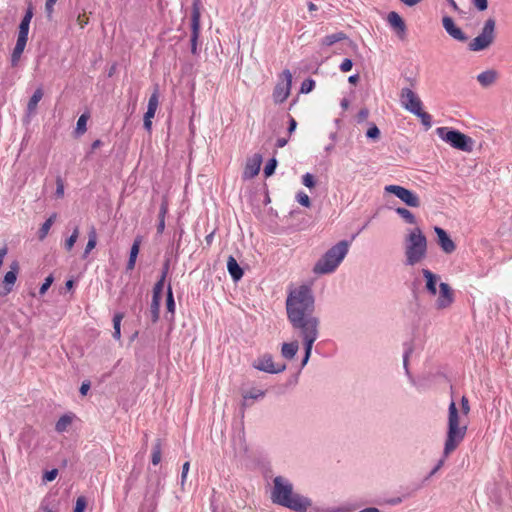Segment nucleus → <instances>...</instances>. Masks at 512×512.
Wrapping results in <instances>:
<instances>
[{"mask_svg":"<svg viewBox=\"0 0 512 512\" xmlns=\"http://www.w3.org/2000/svg\"><path fill=\"white\" fill-rule=\"evenodd\" d=\"M349 246L350 242L347 240H341L333 245L316 262L313 272L319 275L333 273L346 257L349 251Z\"/></svg>","mask_w":512,"mask_h":512,"instance_id":"obj_5","label":"nucleus"},{"mask_svg":"<svg viewBox=\"0 0 512 512\" xmlns=\"http://www.w3.org/2000/svg\"><path fill=\"white\" fill-rule=\"evenodd\" d=\"M299 350L298 340H294L288 343H283L281 347V355L285 359L291 360L295 357Z\"/></svg>","mask_w":512,"mask_h":512,"instance_id":"obj_21","label":"nucleus"},{"mask_svg":"<svg viewBox=\"0 0 512 512\" xmlns=\"http://www.w3.org/2000/svg\"><path fill=\"white\" fill-rule=\"evenodd\" d=\"M285 305L287 319L298 338L320 335L321 321L315 314L316 301L311 287L300 285L290 290Z\"/></svg>","mask_w":512,"mask_h":512,"instance_id":"obj_1","label":"nucleus"},{"mask_svg":"<svg viewBox=\"0 0 512 512\" xmlns=\"http://www.w3.org/2000/svg\"><path fill=\"white\" fill-rule=\"evenodd\" d=\"M385 191L395 195L401 201H403L407 206L410 207H419L420 199L417 194L413 191L406 189L405 187L399 185H388L385 187Z\"/></svg>","mask_w":512,"mask_h":512,"instance_id":"obj_11","label":"nucleus"},{"mask_svg":"<svg viewBox=\"0 0 512 512\" xmlns=\"http://www.w3.org/2000/svg\"><path fill=\"white\" fill-rule=\"evenodd\" d=\"M319 336H309L300 338L302 340L303 346H304V354L310 355L312 353V348L315 343V341L318 339Z\"/></svg>","mask_w":512,"mask_h":512,"instance_id":"obj_37","label":"nucleus"},{"mask_svg":"<svg viewBox=\"0 0 512 512\" xmlns=\"http://www.w3.org/2000/svg\"><path fill=\"white\" fill-rule=\"evenodd\" d=\"M471 2L479 11H484L488 7L487 0H471Z\"/></svg>","mask_w":512,"mask_h":512,"instance_id":"obj_57","label":"nucleus"},{"mask_svg":"<svg viewBox=\"0 0 512 512\" xmlns=\"http://www.w3.org/2000/svg\"><path fill=\"white\" fill-rule=\"evenodd\" d=\"M87 502L85 497L80 496L76 500V505L74 507V512H84L86 508Z\"/></svg>","mask_w":512,"mask_h":512,"instance_id":"obj_51","label":"nucleus"},{"mask_svg":"<svg viewBox=\"0 0 512 512\" xmlns=\"http://www.w3.org/2000/svg\"><path fill=\"white\" fill-rule=\"evenodd\" d=\"M165 229V218H158L157 234H162Z\"/></svg>","mask_w":512,"mask_h":512,"instance_id":"obj_63","label":"nucleus"},{"mask_svg":"<svg viewBox=\"0 0 512 512\" xmlns=\"http://www.w3.org/2000/svg\"><path fill=\"white\" fill-rule=\"evenodd\" d=\"M34 15V7L31 2L28 3V6L26 8L25 14L21 20L20 23L28 24L30 25V22Z\"/></svg>","mask_w":512,"mask_h":512,"instance_id":"obj_45","label":"nucleus"},{"mask_svg":"<svg viewBox=\"0 0 512 512\" xmlns=\"http://www.w3.org/2000/svg\"><path fill=\"white\" fill-rule=\"evenodd\" d=\"M29 27L30 25L20 23L18 28V37L16 43L23 44V46H26L28 41V34H29Z\"/></svg>","mask_w":512,"mask_h":512,"instance_id":"obj_30","label":"nucleus"},{"mask_svg":"<svg viewBox=\"0 0 512 512\" xmlns=\"http://www.w3.org/2000/svg\"><path fill=\"white\" fill-rule=\"evenodd\" d=\"M412 350H413L412 347L408 346L405 349V352L403 355V366H404V369H405L407 375H409L408 359H409L410 354L412 353Z\"/></svg>","mask_w":512,"mask_h":512,"instance_id":"obj_54","label":"nucleus"},{"mask_svg":"<svg viewBox=\"0 0 512 512\" xmlns=\"http://www.w3.org/2000/svg\"><path fill=\"white\" fill-rule=\"evenodd\" d=\"M57 218V214L56 213H53L52 215H50L49 218L46 219V221L41 225L39 231H38V238L39 240H44L48 233H49V230L51 228V226L54 224L55 220Z\"/></svg>","mask_w":512,"mask_h":512,"instance_id":"obj_24","label":"nucleus"},{"mask_svg":"<svg viewBox=\"0 0 512 512\" xmlns=\"http://www.w3.org/2000/svg\"><path fill=\"white\" fill-rule=\"evenodd\" d=\"M442 25L445 29L446 33L452 37L454 40L465 43L468 41L469 37L466 33L462 31L461 28L456 26L454 20L450 16H444L442 18Z\"/></svg>","mask_w":512,"mask_h":512,"instance_id":"obj_13","label":"nucleus"},{"mask_svg":"<svg viewBox=\"0 0 512 512\" xmlns=\"http://www.w3.org/2000/svg\"><path fill=\"white\" fill-rule=\"evenodd\" d=\"M200 8L201 0H193L192 2V13H191V53L193 55L198 54L197 42L200 34Z\"/></svg>","mask_w":512,"mask_h":512,"instance_id":"obj_9","label":"nucleus"},{"mask_svg":"<svg viewBox=\"0 0 512 512\" xmlns=\"http://www.w3.org/2000/svg\"><path fill=\"white\" fill-rule=\"evenodd\" d=\"M427 237L419 227L411 229L404 239V255L406 266H415L427 256Z\"/></svg>","mask_w":512,"mask_h":512,"instance_id":"obj_4","label":"nucleus"},{"mask_svg":"<svg viewBox=\"0 0 512 512\" xmlns=\"http://www.w3.org/2000/svg\"><path fill=\"white\" fill-rule=\"evenodd\" d=\"M389 25L394 29L399 38H403L406 35V24L402 17L395 11H392L387 16Z\"/></svg>","mask_w":512,"mask_h":512,"instance_id":"obj_17","label":"nucleus"},{"mask_svg":"<svg viewBox=\"0 0 512 512\" xmlns=\"http://www.w3.org/2000/svg\"><path fill=\"white\" fill-rule=\"evenodd\" d=\"M292 87V73L285 69L280 75V80L273 90V101L277 104L283 103L290 95Z\"/></svg>","mask_w":512,"mask_h":512,"instance_id":"obj_8","label":"nucleus"},{"mask_svg":"<svg viewBox=\"0 0 512 512\" xmlns=\"http://www.w3.org/2000/svg\"><path fill=\"white\" fill-rule=\"evenodd\" d=\"M96 244H97V233H96V229L94 227H92L88 234V242L86 244V247H85V250L83 253V258H86L88 256V254L91 252V250H93L95 248Z\"/></svg>","mask_w":512,"mask_h":512,"instance_id":"obj_25","label":"nucleus"},{"mask_svg":"<svg viewBox=\"0 0 512 512\" xmlns=\"http://www.w3.org/2000/svg\"><path fill=\"white\" fill-rule=\"evenodd\" d=\"M55 196L57 198H62L64 196V182L61 176H57L56 178V191Z\"/></svg>","mask_w":512,"mask_h":512,"instance_id":"obj_48","label":"nucleus"},{"mask_svg":"<svg viewBox=\"0 0 512 512\" xmlns=\"http://www.w3.org/2000/svg\"><path fill=\"white\" fill-rule=\"evenodd\" d=\"M302 183L304 186L311 189L315 187L316 180L312 174L306 173L302 176Z\"/></svg>","mask_w":512,"mask_h":512,"instance_id":"obj_47","label":"nucleus"},{"mask_svg":"<svg viewBox=\"0 0 512 512\" xmlns=\"http://www.w3.org/2000/svg\"><path fill=\"white\" fill-rule=\"evenodd\" d=\"M160 303V299H152L150 306V314L153 323H156L159 320Z\"/></svg>","mask_w":512,"mask_h":512,"instance_id":"obj_36","label":"nucleus"},{"mask_svg":"<svg viewBox=\"0 0 512 512\" xmlns=\"http://www.w3.org/2000/svg\"><path fill=\"white\" fill-rule=\"evenodd\" d=\"M164 283L165 281H162V279H159L154 287H153V295H152V299H160L161 300V295H162V291H163V288H164Z\"/></svg>","mask_w":512,"mask_h":512,"instance_id":"obj_44","label":"nucleus"},{"mask_svg":"<svg viewBox=\"0 0 512 512\" xmlns=\"http://www.w3.org/2000/svg\"><path fill=\"white\" fill-rule=\"evenodd\" d=\"M88 118H89V115L87 113L82 114L78 118L77 124H76V129H75V133L77 135H82L86 132V130H87L86 125H87Z\"/></svg>","mask_w":512,"mask_h":512,"instance_id":"obj_35","label":"nucleus"},{"mask_svg":"<svg viewBox=\"0 0 512 512\" xmlns=\"http://www.w3.org/2000/svg\"><path fill=\"white\" fill-rule=\"evenodd\" d=\"M414 115L420 118L421 123L426 127V129H429L432 126L431 115L423 111L422 108L417 113H414Z\"/></svg>","mask_w":512,"mask_h":512,"instance_id":"obj_39","label":"nucleus"},{"mask_svg":"<svg viewBox=\"0 0 512 512\" xmlns=\"http://www.w3.org/2000/svg\"><path fill=\"white\" fill-rule=\"evenodd\" d=\"M353 67V62L351 59L349 58H345L342 63L340 64V70L342 72H348L352 69Z\"/></svg>","mask_w":512,"mask_h":512,"instance_id":"obj_56","label":"nucleus"},{"mask_svg":"<svg viewBox=\"0 0 512 512\" xmlns=\"http://www.w3.org/2000/svg\"><path fill=\"white\" fill-rule=\"evenodd\" d=\"M57 0H46L45 3V12L48 19L52 18V14L54 11V5L56 4Z\"/></svg>","mask_w":512,"mask_h":512,"instance_id":"obj_53","label":"nucleus"},{"mask_svg":"<svg viewBox=\"0 0 512 512\" xmlns=\"http://www.w3.org/2000/svg\"><path fill=\"white\" fill-rule=\"evenodd\" d=\"M410 495H411V494H405V495H403V496H398V497L391 498V499H389V500L387 501V503H388V504H390V505H393V506L398 505V504L402 503V502H403V500H404L405 498L409 497Z\"/></svg>","mask_w":512,"mask_h":512,"instance_id":"obj_58","label":"nucleus"},{"mask_svg":"<svg viewBox=\"0 0 512 512\" xmlns=\"http://www.w3.org/2000/svg\"><path fill=\"white\" fill-rule=\"evenodd\" d=\"M43 97V90L41 87L37 88L27 104L28 113L32 114L36 111L37 105Z\"/></svg>","mask_w":512,"mask_h":512,"instance_id":"obj_23","label":"nucleus"},{"mask_svg":"<svg viewBox=\"0 0 512 512\" xmlns=\"http://www.w3.org/2000/svg\"><path fill=\"white\" fill-rule=\"evenodd\" d=\"M25 47L26 46H23V44L16 43L11 54V65L13 67L17 66Z\"/></svg>","mask_w":512,"mask_h":512,"instance_id":"obj_34","label":"nucleus"},{"mask_svg":"<svg viewBox=\"0 0 512 512\" xmlns=\"http://www.w3.org/2000/svg\"><path fill=\"white\" fill-rule=\"evenodd\" d=\"M167 213H168V201L166 199H163L160 204L158 218H165Z\"/></svg>","mask_w":512,"mask_h":512,"instance_id":"obj_55","label":"nucleus"},{"mask_svg":"<svg viewBox=\"0 0 512 512\" xmlns=\"http://www.w3.org/2000/svg\"><path fill=\"white\" fill-rule=\"evenodd\" d=\"M461 411L464 415H467L470 412L469 401L465 396L461 399Z\"/></svg>","mask_w":512,"mask_h":512,"instance_id":"obj_59","label":"nucleus"},{"mask_svg":"<svg viewBox=\"0 0 512 512\" xmlns=\"http://www.w3.org/2000/svg\"><path fill=\"white\" fill-rule=\"evenodd\" d=\"M252 366L262 372L278 374L286 369L285 363H274L273 356L269 353L263 354L256 359Z\"/></svg>","mask_w":512,"mask_h":512,"instance_id":"obj_10","label":"nucleus"},{"mask_svg":"<svg viewBox=\"0 0 512 512\" xmlns=\"http://www.w3.org/2000/svg\"><path fill=\"white\" fill-rule=\"evenodd\" d=\"M162 444L161 440L157 439L152 448L151 462L153 465H158L161 461Z\"/></svg>","mask_w":512,"mask_h":512,"instance_id":"obj_29","label":"nucleus"},{"mask_svg":"<svg viewBox=\"0 0 512 512\" xmlns=\"http://www.w3.org/2000/svg\"><path fill=\"white\" fill-rule=\"evenodd\" d=\"M421 272L423 277L426 279V290L429 294L435 296L437 294L436 285L440 277L429 269H422Z\"/></svg>","mask_w":512,"mask_h":512,"instance_id":"obj_19","label":"nucleus"},{"mask_svg":"<svg viewBox=\"0 0 512 512\" xmlns=\"http://www.w3.org/2000/svg\"><path fill=\"white\" fill-rule=\"evenodd\" d=\"M72 423V416L65 414L61 416L55 424V430L58 433H63Z\"/></svg>","mask_w":512,"mask_h":512,"instance_id":"obj_26","label":"nucleus"},{"mask_svg":"<svg viewBox=\"0 0 512 512\" xmlns=\"http://www.w3.org/2000/svg\"><path fill=\"white\" fill-rule=\"evenodd\" d=\"M434 232L437 236V244L442 251L446 254H452L456 250V244L448 235V233L441 227L435 226Z\"/></svg>","mask_w":512,"mask_h":512,"instance_id":"obj_15","label":"nucleus"},{"mask_svg":"<svg viewBox=\"0 0 512 512\" xmlns=\"http://www.w3.org/2000/svg\"><path fill=\"white\" fill-rule=\"evenodd\" d=\"M78 237H79V228H78V226H76L74 228L72 234L70 235V237L65 240L64 248L67 251H70L73 248L74 244L76 243Z\"/></svg>","mask_w":512,"mask_h":512,"instance_id":"obj_38","label":"nucleus"},{"mask_svg":"<svg viewBox=\"0 0 512 512\" xmlns=\"http://www.w3.org/2000/svg\"><path fill=\"white\" fill-rule=\"evenodd\" d=\"M296 200L300 205H302L304 207L308 208L311 206V200H310L309 196L303 191H300L297 193Z\"/></svg>","mask_w":512,"mask_h":512,"instance_id":"obj_46","label":"nucleus"},{"mask_svg":"<svg viewBox=\"0 0 512 512\" xmlns=\"http://www.w3.org/2000/svg\"><path fill=\"white\" fill-rule=\"evenodd\" d=\"M53 281H54L53 275H49L48 277H46L44 283L41 285V287L39 289V294L44 295L47 292V290L49 289V287L52 285Z\"/></svg>","mask_w":512,"mask_h":512,"instance_id":"obj_50","label":"nucleus"},{"mask_svg":"<svg viewBox=\"0 0 512 512\" xmlns=\"http://www.w3.org/2000/svg\"><path fill=\"white\" fill-rule=\"evenodd\" d=\"M346 38H347V36H346L345 33L337 32V33L325 36L322 39V44L325 45V46H332L333 44H335V43H337V42H339L341 40H344Z\"/></svg>","mask_w":512,"mask_h":512,"instance_id":"obj_27","label":"nucleus"},{"mask_svg":"<svg viewBox=\"0 0 512 512\" xmlns=\"http://www.w3.org/2000/svg\"><path fill=\"white\" fill-rule=\"evenodd\" d=\"M396 213L404 219V221L408 224H415L416 223V217L414 216V214L406 209V208H403V207H398L396 209Z\"/></svg>","mask_w":512,"mask_h":512,"instance_id":"obj_32","label":"nucleus"},{"mask_svg":"<svg viewBox=\"0 0 512 512\" xmlns=\"http://www.w3.org/2000/svg\"><path fill=\"white\" fill-rule=\"evenodd\" d=\"M297 127V122L293 117H290L289 119V126H288V132L289 134L293 133Z\"/></svg>","mask_w":512,"mask_h":512,"instance_id":"obj_64","label":"nucleus"},{"mask_svg":"<svg viewBox=\"0 0 512 512\" xmlns=\"http://www.w3.org/2000/svg\"><path fill=\"white\" fill-rule=\"evenodd\" d=\"M169 266H170V262H169V260H166L163 264L161 276H160V279H162V281H165V279L167 277V274L169 271Z\"/></svg>","mask_w":512,"mask_h":512,"instance_id":"obj_62","label":"nucleus"},{"mask_svg":"<svg viewBox=\"0 0 512 512\" xmlns=\"http://www.w3.org/2000/svg\"><path fill=\"white\" fill-rule=\"evenodd\" d=\"M227 270L235 282L239 281L243 277V269L232 255H230L227 259Z\"/></svg>","mask_w":512,"mask_h":512,"instance_id":"obj_20","label":"nucleus"},{"mask_svg":"<svg viewBox=\"0 0 512 512\" xmlns=\"http://www.w3.org/2000/svg\"><path fill=\"white\" fill-rule=\"evenodd\" d=\"M265 396V391L253 388L243 394L244 405H248V400H258Z\"/></svg>","mask_w":512,"mask_h":512,"instance_id":"obj_31","label":"nucleus"},{"mask_svg":"<svg viewBox=\"0 0 512 512\" xmlns=\"http://www.w3.org/2000/svg\"><path fill=\"white\" fill-rule=\"evenodd\" d=\"M158 105H159V90H158V88H155L154 92L151 94V96L149 98L147 109L156 111Z\"/></svg>","mask_w":512,"mask_h":512,"instance_id":"obj_41","label":"nucleus"},{"mask_svg":"<svg viewBox=\"0 0 512 512\" xmlns=\"http://www.w3.org/2000/svg\"><path fill=\"white\" fill-rule=\"evenodd\" d=\"M436 133L439 138L450 144L455 149L464 152H471L473 150L475 141L456 129L439 127L436 129Z\"/></svg>","mask_w":512,"mask_h":512,"instance_id":"obj_6","label":"nucleus"},{"mask_svg":"<svg viewBox=\"0 0 512 512\" xmlns=\"http://www.w3.org/2000/svg\"><path fill=\"white\" fill-rule=\"evenodd\" d=\"M262 163V156L260 154H254V156L249 159L246 163L244 172H243V178L244 179H252L256 175H258L260 171Z\"/></svg>","mask_w":512,"mask_h":512,"instance_id":"obj_16","label":"nucleus"},{"mask_svg":"<svg viewBox=\"0 0 512 512\" xmlns=\"http://www.w3.org/2000/svg\"><path fill=\"white\" fill-rule=\"evenodd\" d=\"M277 159L276 158H271L265 165L264 167V175L265 177H270L274 174L275 172V169L277 167Z\"/></svg>","mask_w":512,"mask_h":512,"instance_id":"obj_40","label":"nucleus"},{"mask_svg":"<svg viewBox=\"0 0 512 512\" xmlns=\"http://www.w3.org/2000/svg\"><path fill=\"white\" fill-rule=\"evenodd\" d=\"M400 102L412 114L417 113L422 108V102L418 95L407 87L401 89Z\"/></svg>","mask_w":512,"mask_h":512,"instance_id":"obj_12","label":"nucleus"},{"mask_svg":"<svg viewBox=\"0 0 512 512\" xmlns=\"http://www.w3.org/2000/svg\"><path fill=\"white\" fill-rule=\"evenodd\" d=\"M315 87V81L311 78L305 79L300 87V92L303 94L310 93Z\"/></svg>","mask_w":512,"mask_h":512,"instance_id":"obj_42","label":"nucleus"},{"mask_svg":"<svg viewBox=\"0 0 512 512\" xmlns=\"http://www.w3.org/2000/svg\"><path fill=\"white\" fill-rule=\"evenodd\" d=\"M124 315L122 313H116L113 317V338L119 340L121 338V321Z\"/></svg>","mask_w":512,"mask_h":512,"instance_id":"obj_33","label":"nucleus"},{"mask_svg":"<svg viewBox=\"0 0 512 512\" xmlns=\"http://www.w3.org/2000/svg\"><path fill=\"white\" fill-rule=\"evenodd\" d=\"M18 272H19V263L17 261H13L10 264V270L5 274L4 279H3L5 294H8L12 291V287L17 280Z\"/></svg>","mask_w":512,"mask_h":512,"instance_id":"obj_18","label":"nucleus"},{"mask_svg":"<svg viewBox=\"0 0 512 512\" xmlns=\"http://www.w3.org/2000/svg\"><path fill=\"white\" fill-rule=\"evenodd\" d=\"M496 21L494 18H488L478 36L471 40L468 44V50L479 52L488 49L496 38L495 33Z\"/></svg>","mask_w":512,"mask_h":512,"instance_id":"obj_7","label":"nucleus"},{"mask_svg":"<svg viewBox=\"0 0 512 512\" xmlns=\"http://www.w3.org/2000/svg\"><path fill=\"white\" fill-rule=\"evenodd\" d=\"M166 308H167V311L171 314L170 319L173 320L174 314H175V300H174L171 284H169L167 287Z\"/></svg>","mask_w":512,"mask_h":512,"instance_id":"obj_28","label":"nucleus"},{"mask_svg":"<svg viewBox=\"0 0 512 512\" xmlns=\"http://www.w3.org/2000/svg\"><path fill=\"white\" fill-rule=\"evenodd\" d=\"M271 501L294 512H307L312 506L310 498L294 492L293 484L283 476L273 479Z\"/></svg>","mask_w":512,"mask_h":512,"instance_id":"obj_2","label":"nucleus"},{"mask_svg":"<svg viewBox=\"0 0 512 512\" xmlns=\"http://www.w3.org/2000/svg\"><path fill=\"white\" fill-rule=\"evenodd\" d=\"M497 78V72L495 70H486L477 76L478 82L483 87H488L495 82Z\"/></svg>","mask_w":512,"mask_h":512,"instance_id":"obj_22","label":"nucleus"},{"mask_svg":"<svg viewBox=\"0 0 512 512\" xmlns=\"http://www.w3.org/2000/svg\"><path fill=\"white\" fill-rule=\"evenodd\" d=\"M366 136L367 138L369 139H373V140H376L379 138L380 136V130L379 128L375 125V124H372L369 129L367 130L366 132Z\"/></svg>","mask_w":512,"mask_h":512,"instance_id":"obj_49","label":"nucleus"},{"mask_svg":"<svg viewBox=\"0 0 512 512\" xmlns=\"http://www.w3.org/2000/svg\"><path fill=\"white\" fill-rule=\"evenodd\" d=\"M369 111L366 108H362L357 114L358 122L365 121L368 118Z\"/></svg>","mask_w":512,"mask_h":512,"instance_id":"obj_61","label":"nucleus"},{"mask_svg":"<svg viewBox=\"0 0 512 512\" xmlns=\"http://www.w3.org/2000/svg\"><path fill=\"white\" fill-rule=\"evenodd\" d=\"M454 302V293L449 284H439V297L436 300L437 309H446Z\"/></svg>","mask_w":512,"mask_h":512,"instance_id":"obj_14","label":"nucleus"},{"mask_svg":"<svg viewBox=\"0 0 512 512\" xmlns=\"http://www.w3.org/2000/svg\"><path fill=\"white\" fill-rule=\"evenodd\" d=\"M467 426L460 425L458 409L454 401H451L448 408V430L444 444V457L440 459L435 467L431 470L428 477L433 476L444 465L445 457L452 453L459 444L464 440Z\"/></svg>","mask_w":512,"mask_h":512,"instance_id":"obj_3","label":"nucleus"},{"mask_svg":"<svg viewBox=\"0 0 512 512\" xmlns=\"http://www.w3.org/2000/svg\"><path fill=\"white\" fill-rule=\"evenodd\" d=\"M57 475H58V470L52 469V470L46 471L43 474L42 480H43V482H52L53 480L56 479Z\"/></svg>","mask_w":512,"mask_h":512,"instance_id":"obj_52","label":"nucleus"},{"mask_svg":"<svg viewBox=\"0 0 512 512\" xmlns=\"http://www.w3.org/2000/svg\"><path fill=\"white\" fill-rule=\"evenodd\" d=\"M140 245H141V237L138 236L134 239V242L131 246L129 258L137 259V256L139 254Z\"/></svg>","mask_w":512,"mask_h":512,"instance_id":"obj_43","label":"nucleus"},{"mask_svg":"<svg viewBox=\"0 0 512 512\" xmlns=\"http://www.w3.org/2000/svg\"><path fill=\"white\" fill-rule=\"evenodd\" d=\"M189 468H190V463L187 461L182 466V473H181V484L182 485L184 484V482L186 480L187 474L189 472Z\"/></svg>","mask_w":512,"mask_h":512,"instance_id":"obj_60","label":"nucleus"}]
</instances>
